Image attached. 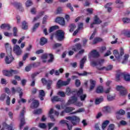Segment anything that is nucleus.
Wrapping results in <instances>:
<instances>
[{"label":"nucleus","mask_w":130,"mask_h":130,"mask_svg":"<svg viewBox=\"0 0 130 130\" xmlns=\"http://www.w3.org/2000/svg\"><path fill=\"white\" fill-rule=\"evenodd\" d=\"M114 128H115V125L114 124H110L107 130H114Z\"/></svg>","instance_id":"47"},{"label":"nucleus","mask_w":130,"mask_h":130,"mask_svg":"<svg viewBox=\"0 0 130 130\" xmlns=\"http://www.w3.org/2000/svg\"><path fill=\"white\" fill-rule=\"evenodd\" d=\"M111 90V88L108 87V88H107L104 89V93H105L106 94H108V93H109Z\"/></svg>","instance_id":"58"},{"label":"nucleus","mask_w":130,"mask_h":130,"mask_svg":"<svg viewBox=\"0 0 130 130\" xmlns=\"http://www.w3.org/2000/svg\"><path fill=\"white\" fill-rule=\"evenodd\" d=\"M75 85L76 87H80L81 85V81L79 79H76L75 80Z\"/></svg>","instance_id":"51"},{"label":"nucleus","mask_w":130,"mask_h":130,"mask_svg":"<svg viewBox=\"0 0 130 130\" xmlns=\"http://www.w3.org/2000/svg\"><path fill=\"white\" fill-rule=\"evenodd\" d=\"M61 46V44L60 43H56L53 45V48H57V47H60Z\"/></svg>","instance_id":"60"},{"label":"nucleus","mask_w":130,"mask_h":130,"mask_svg":"<svg viewBox=\"0 0 130 130\" xmlns=\"http://www.w3.org/2000/svg\"><path fill=\"white\" fill-rule=\"evenodd\" d=\"M117 91H119L120 96H125L126 95V89L122 86H117Z\"/></svg>","instance_id":"10"},{"label":"nucleus","mask_w":130,"mask_h":130,"mask_svg":"<svg viewBox=\"0 0 130 130\" xmlns=\"http://www.w3.org/2000/svg\"><path fill=\"white\" fill-rule=\"evenodd\" d=\"M123 76V73H121L120 71H118L117 73V75L116 76V81H119L120 80V78Z\"/></svg>","instance_id":"22"},{"label":"nucleus","mask_w":130,"mask_h":130,"mask_svg":"<svg viewBox=\"0 0 130 130\" xmlns=\"http://www.w3.org/2000/svg\"><path fill=\"white\" fill-rule=\"evenodd\" d=\"M54 112V111H53V109H51L49 114H50V117L52 120V121H55V119H54V116H53V115H51Z\"/></svg>","instance_id":"31"},{"label":"nucleus","mask_w":130,"mask_h":130,"mask_svg":"<svg viewBox=\"0 0 130 130\" xmlns=\"http://www.w3.org/2000/svg\"><path fill=\"white\" fill-rule=\"evenodd\" d=\"M15 6L17 9L19 10V11H21V12H23V11H24V9H23V7H22V4L16 3H15Z\"/></svg>","instance_id":"23"},{"label":"nucleus","mask_w":130,"mask_h":130,"mask_svg":"<svg viewBox=\"0 0 130 130\" xmlns=\"http://www.w3.org/2000/svg\"><path fill=\"white\" fill-rule=\"evenodd\" d=\"M38 106H39V101L37 100H34L30 107L31 108H32L33 109H34L35 108H37Z\"/></svg>","instance_id":"18"},{"label":"nucleus","mask_w":130,"mask_h":130,"mask_svg":"<svg viewBox=\"0 0 130 130\" xmlns=\"http://www.w3.org/2000/svg\"><path fill=\"white\" fill-rule=\"evenodd\" d=\"M46 43H47V39H46V38L45 37H42L41 38L40 42V45L43 46L45 44H46Z\"/></svg>","instance_id":"27"},{"label":"nucleus","mask_w":130,"mask_h":130,"mask_svg":"<svg viewBox=\"0 0 130 130\" xmlns=\"http://www.w3.org/2000/svg\"><path fill=\"white\" fill-rule=\"evenodd\" d=\"M13 51L17 56H20L23 52L19 45H15L13 48Z\"/></svg>","instance_id":"11"},{"label":"nucleus","mask_w":130,"mask_h":130,"mask_svg":"<svg viewBox=\"0 0 130 130\" xmlns=\"http://www.w3.org/2000/svg\"><path fill=\"white\" fill-rule=\"evenodd\" d=\"M40 25V23L39 22L36 23L32 29V32H35V31H36V29L39 27Z\"/></svg>","instance_id":"40"},{"label":"nucleus","mask_w":130,"mask_h":130,"mask_svg":"<svg viewBox=\"0 0 130 130\" xmlns=\"http://www.w3.org/2000/svg\"><path fill=\"white\" fill-rule=\"evenodd\" d=\"M115 97L111 95H108L107 96V100L108 101H112V100H114Z\"/></svg>","instance_id":"55"},{"label":"nucleus","mask_w":130,"mask_h":130,"mask_svg":"<svg viewBox=\"0 0 130 130\" xmlns=\"http://www.w3.org/2000/svg\"><path fill=\"white\" fill-rule=\"evenodd\" d=\"M84 111H85V109H84V108H80L77 111L72 113V114H75L76 113H79L83 112Z\"/></svg>","instance_id":"44"},{"label":"nucleus","mask_w":130,"mask_h":130,"mask_svg":"<svg viewBox=\"0 0 130 130\" xmlns=\"http://www.w3.org/2000/svg\"><path fill=\"white\" fill-rule=\"evenodd\" d=\"M44 96H45V92H44V90H40L39 91V98H40V100L42 101L44 100V99L43 98Z\"/></svg>","instance_id":"24"},{"label":"nucleus","mask_w":130,"mask_h":130,"mask_svg":"<svg viewBox=\"0 0 130 130\" xmlns=\"http://www.w3.org/2000/svg\"><path fill=\"white\" fill-rule=\"evenodd\" d=\"M116 3L118 5H121V7H123V3L121 0H117Z\"/></svg>","instance_id":"62"},{"label":"nucleus","mask_w":130,"mask_h":130,"mask_svg":"<svg viewBox=\"0 0 130 130\" xmlns=\"http://www.w3.org/2000/svg\"><path fill=\"white\" fill-rule=\"evenodd\" d=\"M128 57H129V55L128 54H125L122 59V63H126V62H127Z\"/></svg>","instance_id":"29"},{"label":"nucleus","mask_w":130,"mask_h":130,"mask_svg":"<svg viewBox=\"0 0 130 130\" xmlns=\"http://www.w3.org/2000/svg\"><path fill=\"white\" fill-rule=\"evenodd\" d=\"M55 22L58 23L61 26L66 25V21H64V18L62 17H57L55 19Z\"/></svg>","instance_id":"14"},{"label":"nucleus","mask_w":130,"mask_h":130,"mask_svg":"<svg viewBox=\"0 0 130 130\" xmlns=\"http://www.w3.org/2000/svg\"><path fill=\"white\" fill-rule=\"evenodd\" d=\"M100 54L99 52L96 50L92 51L88 54V58L90 61V64L92 67H96V66H101L103 62H104V60H92V58H96V57H99Z\"/></svg>","instance_id":"1"},{"label":"nucleus","mask_w":130,"mask_h":130,"mask_svg":"<svg viewBox=\"0 0 130 130\" xmlns=\"http://www.w3.org/2000/svg\"><path fill=\"white\" fill-rule=\"evenodd\" d=\"M42 83L43 85H47L48 90H49L50 88H51V84H52V80H47L45 78H42Z\"/></svg>","instance_id":"12"},{"label":"nucleus","mask_w":130,"mask_h":130,"mask_svg":"<svg viewBox=\"0 0 130 130\" xmlns=\"http://www.w3.org/2000/svg\"><path fill=\"white\" fill-rule=\"evenodd\" d=\"M109 122H110L109 120L104 121L102 126V129L103 130L105 129V128L106 127V126H107L108 124H109Z\"/></svg>","instance_id":"30"},{"label":"nucleus","mask_w":130,"mask_h":130,"mask_svg":"<svg viewBox=\"0 0 130 130\" xmlns=\"http://www.w3.org/2000/svg\"><path fill=\"white\" fill-rule=\"evenodd\" d=\"M123 77H124V79L126 82H129L130 81V75L129 74H123Z\"/></svg>","instance_id":"36"},{"label":"nucleus","mask_w":130,"mask_h":130,"mask_svg":"<svg viewBox=\"0 0 130 130\" xmlns=\"http://www.w3.org/2000/svg\"><path fill=\"white\" fill-rule=\"evenodd\" d=\"M71 66H72V68H77V67H78V63H77V62L71 63Z\"/></svg>","instance_id":"61"},{"label":"nucleus","mask_w":130,"mask_h":130,"mask_svg":"<svg viewBox=\"0 0 130 130\" xmlns=\"http://www.w3.org/2000/svg\"><path fill=\"white\" fill-rule=\"evenodd\" d=\"M56 29H58V26L56 25V26H52L50 28L49 30V33H51V32H53V31H54V30H56Z\"/></svg>","instance_id":"38"},{"label":"nucleus","mask_w":130,"mask_h":130,"mask_svg":"<svg viewBox=\"0 0 130 130\" xmlns=\"http://www.w3.org/2000/svg\"><path fill=\"white\" fill-rule=\"evenodd\" d=\"M6 96H7V94L6 93H3L0 96V100L1 101H4V100H5V99H6Z\"/></svg>","instance_id":"49"},{"label":"nucleus","mask_w":130,"mask_h":130,"mask_svg":"<svg viewBox=\"0 0 130 130\" xmlns=\"http://www.w3.org/2000/svg\"><path fill=\"white\" fill-rule=\"evenodd\" d=\"M77 95L78 98L80 99L81 101H85L86 98H87V94L84 93V90H83V88H80L77 91Z\"/></svg>","instance_id":"3"},{"label":"nucleus","mask_w":130,"mask_h":130,"mask_svg":"<svg viewBox=\"0 0 130 130\" xmlns=\"http://www.w3.org/2000/svg\"><path fill=\"white\" fill-rule=\"evenodd\" d=\"M90 85L89 90L92 91L95 88V86H96V82L93 80H90Z\"/></svg>","instance_id":"21"},{"label":"nucleus","mask_w":130,"mask_h":130,"mask_svg":"<svg viewBox=\"0 0 130 130\" xmlns=\"http://www.w3.org/2000/svg\"><path fill=\"white\" fill-rule=\"evenodd\" d=\"M46 20H47V16H45L43 18V24H46Z\"/></svg>","instance_id":"63"},{"label":"nucleus","mask_w":130,"mask_h":130,"mask_svg":"<svg viewBox=\"0 0 130 130\" xmlns=\"http://www.w3.org/2000/svg\"><path fill=\"white\" fill-rule=\"evenodd\" d=\"M103 110L105 112H109V111L110 110V108L108 106L104 107L103 108Z\"/></svg>","instance_id":"57"},{"label":"nucleus","mask_w":130,"mask_h":130,"mask_svg":"<svg viewBox=\"0 0 130 130\" xmlns=\"http://www.w3.org/2000/svg\"><path fill=\"white\" fill-rule=\"evenodd\" d=\"M102 23V21L100 20V18L98 17L97 15H95L94 17L93 23H91L90 28H93L94 25H100Z\"/></svg>","instance_id":"9"},{"label":"nucleus","mask_w":130,"mask_h":130,"mask_svg":"<svg viewBox=\"0 0 130 130\" xmlns=\"http://www.w3.org/2000/svg\"><path fill=\"white\" fill-rule=\"evenodd\" d=\"M82 48V46L81 45V44H77L75 45V47H73L72 48V50L74 51H78V50H80Z\"/></svg>","instance_id":"25"},{"label":"nucleus","mask_w":130,"mask_h":130,"mask_svg":"<svg viewBox=\"0 0 130 130\" xmlns=\"http://www.w3.org/2000/svg\"><path fill=\"white\" fill-rule=\"evenodd\" d=\"M105 50H106V47H102L100 49V52L102 53L104 51H105Z\"/></svg>","instance_id":"64"},{"label":"nucleus","mask_w":130,"mask_h":130,"mask_svg":"<svg viewBox=\"0 0 130 130\" xmlns=\"http://www.w3.org/2000/svg\"><path fill=\"white\" fill-rule=\"evenodd\" d=\"M112 68L113 67L112 65L108 66L107 67H102V68H98V70L99 71H102L103 70H106V71H111L112 70Z\"/></svg>","instance_id":"20"},{"label":"nucleus","mask_w":130,"mask_h":130,"mask_svg":"<svg viewBox=\"0 0 130 130\" xmlns=\"http://www.w3.org/2000/svg\"><path fill=\"white\" fill-rule=\"evenodd\" d=\"M18 33V29H17L16 27H14L13 28V36L15 37H17L18 36V35L17 34Z\"/></svg>","instance_id":"45"},{"label":"nucleus","mask_w":130,"mask_h":130,"mask_svg":"<svg viewBox=\"0 0 130 130\" xmlns=\"http://www.w3.org/2000/svg\"><path fill=\"white\" fill-rule=\"evenodd\" d=\"M13 60H14V58L13 57V55H12V52L9 51V54L5 58L6 63L7 64H10Z\"/></svg>","instance_id":"13"},{"label":"nucleus","mask_w":130,"mask_h":130,"mask_svg":"<svg viewBox=\"0 0 130 130\" xmlns=\"http://www.w3.org/2000/svg\"><path fill=\"white\" fill-rule=\"evenodd\" d=\"M55 36L58 41H62L64 39V32L61 30H58L56 32Z\"/></svg>","instance_id":"5"},{"label":"nucleus","mask_w":130,"mask_h":130,"mask_svg":"<svg viewBox=\"0 0 130 130\" xmlns=\"http://www.w3.org/2000/svg\"><path fill=\"white\" fill-rule=\"evenodd\" d=\"M122 21L124 24H128V23H130V19L128 18H123Z\"/></svg>","instance_id":"46"},{"label":"nucleus","mask_w":130,"mask_h":130,"mask_svg":"<svg viewBox=\"0 0 130 130\" xmlns=\"http://www.w3.org/2000/svg\"><path fill=\"white\" fill-rule=\"evenodd\" d=\"M87 60V56H84L83 58L80 60V69L83 70L84 69V66H85V62Z\"/></svg>","instance_id":"16"},{"label":"nucleus","mask_w":130,"mask_h":130,"mask_svg":"<svg viewBox=\"0 0 130 130\" xmlns=\"http://www.w3.org/2000/svg\"><path fill=\"white\" fill-rule=\"evenodd\" d=\"M49 55L50 56V59L47 61V62H48V63H52L54 61V57L52 54H49Z\"/></svg>","instance_id":"33"},{"label":"nucleus","mask_w":130,"mask_h":130,"mask_svg":"<svg viewBox=\"0 0 130 130\" xmlns=\"http://www.w3.org/2000/svg\"><path fill=\"white\" fill-rule=\"evenodd\" d=\"M76 24L74 23L70 24L69 26L70 32H74V30H75V29H76Z\"/></svg>","instance_id":"34"},{"label":"nucleus","mask_w":130,"mask_h":130,"mask_svg":"<svg viewBox=\"0 0 130 130\" xmlns=\"http://www.w3.org/2000/svg\"><path fill=\"white\" fill-rule=\"evenodd\" d=\"M29 56V53H26L24 54V55L22 57V59L23 61H25L27 58H28V57Z\"/></svg>","instance_id":"50"},{"label":"nucleus","mask_w":130,"mask_h":130,"mask_svg":"<svg viewBox=\"0 0 130 130\" xmlns=\"http://www.w3.org/2000/svg\"><path fill=\"white\" fill-rule=\"evenodd\" d=\"M65 118L67 120H70L73 125H76V122L80 121V118L76 116L66 117Z\"/></svg>","instance_id":"6"},{"label":"nucleus","mask_w":130,"mask_h":130,"mask_svg":"<svg viewBox=\"0 0 130 130\" xmlns=\"http://www.w3.org/2000/svg\"><path fill=\"white\" fill-rule=\"evenodd\" d=\"M112 3H108L106 5H105V9H107V11L108 12H109V13H110V12L112 11V8L110 7V6H112Z\"/></svg>","instance_id":"26"},{"label":"nucleus","mask_w":130,"mask_h":130,"mask_svg":"<svg viewBox=\"0 0 130 130\" xmlns=\"http://www.w3.org/2000/svg\"><path fill=\"white\" fill-rule=\"evenodd\" d=\"M5 127L8 130H14V128L13 127V126H12V125H9L7 124H5Z\"/></svg>","instance_id":"52"},{"label":"nucleus","mask_w":130,"mask_h":130,"mask_svg":"<svg viewBox=\"0 0 130 130\" xmlns=\"http://www.w3.org/2000/svg\"><path fill=\"white\" fill-rule=\"evenodd\" d=\"M52 102H62V99L57 96H54L51 98Z\"/></svg>","instance_id":"19"},{"label":"nucleus","mask_w":130,"mask_h":130,"mask_svg":"<svg viewBox=\"0 0 130 130\" xmlns=\"http://www.w3.org/2000/svg\"><path fill=\"white\" fill-rule=\"evenodd\" d=\"M102 41V39L100 38H95L93 40V44H96V43H98V42H100Z\"/></svg>","instance_id":"43"},{"label":"nucleus","mask_w":130,"mask_h":130,"mask_svg":"<svg viewBox=\"0 0 130 130\" xmlns=\"http://www.w3.org/2000/svg\"><path fill=\"white\" fill-rule=\"evenodd\" d=\"M42 113V110L41 109L35 110V111L33 112L34 114H41Z\"/></svg>","instance_id":"42"},{"label":"nucleus","mask_w":130,"mask_h":130,"mask_svg":"<svg viewBox=\"0 0 130 130\" xmlns=\"http://www.w3.org/2000/svg\"><path fill=\"white\" fill-rule=\"evenodd\" d=\"M19 74V71L11 69L10 70H4L3 71V75L6 77H12L14 75Z\"/></svg>","instance_id":"4"},{"label":"nucleus","mask_w":130,"mask_h":130,"mask_svg":"<svg viewBox=\"0 0 130 130\" xmlns=\"http://www.w3.org/2000/svg\"><path fill=\"white\" fill-rule=\"evenodd\" d=\"M104 90H103V87L102 86H99L96 88V92L98 94H100V93H103Z\"/></svg>","instance_id":"35"},{"label":"nucleus","mask_w":130,"mask_h":130,"mask_svg":"<svg viewBox=\"0 0 130 130\" xmlns=\"http://www.w3.org/2000/svg\"><path fill=\"white\" fill-rule=\"evenodd\" d=\"M73 110H75L74 108L68 107H66V108L64 110V111L66 112V113H70V112H72Z\"/></svg>","instance_id":"32"},{"label":"nucleus","mask_w":130,"mask_h":130,"mask_svg":"<svg viewBox=\"0 0 130 130\" xmlns=\"http://www.w3.org/2000/svg\"><path fill=\"white\" fill-rule=\"evenodd\" d=\"M102 102H103V98L101 97L96 99L95 104H100V103H101Z\"/></svg>","instance_id":"41"},{"label":"nucleus","mask_w":130,"mask_h":130,"mask_svg":"<svg viewBox=\"0 0 130 130\" xmlns=\"http://www.w3.org/2000/svg\"><path fill=\"white\" fill-rule=\"evenodd\" d=\"M58 95L61 97H66V93L63 91H59Z\"/></svg>","instance_id":"54"},{"label":"nucleus","mask_w":130,"mask_h":130,"mask_svg":"<svg viewBox=\"0 0 130 130\" xmlns=\"http://www.w3.org/2000/svg\"><path fill=\"white\" fill-rule=\"evenodd\" d=\"M116 114H118V115H123L124 114H125V111L123 110H120L119 111H117L116 112Z\"/></svg>","instance_id":"39"},{"label":"nucleus","mask_w":130,"mask_h":130,"mask_svg":"<svg viewBox=\"0 0 130 130\" xmlns=\"http://www.w3.org/2000/svg\"><path fill=\"white\" fill-rule=\"evenodd\" d=\"M113 53L116 59H118V60H119L120 59L121 56L120 54H119V52H118V51H117V50H114L113 51Z\"/></svg>","instance_id":"17"},{"label":"nucleus","mask_w":130,"mask_h":130,"mask_svg":"<svg viewBox=\"0 0 130 130\" xmlns=\"http://www.w3.org/2000/svg\"><path fill=\"white\" fill-rule=\"evenodd\" d=\"M11 103V98L10 96H7V100H6V104L7 105H10Z\"/></svg>","instance_id":"56"},{"label":"nucleus","mask_w":130,"mask_h":130,"mask_svg":"<svg viewBox=\"0 0 130 130\" xmlns=\"http://www.w3.org/2000/svg\"><path fill=\"white\" fill-rule=\"evenodd\" d=\"M70 82H71V78H68L67 81H63L62 80H58L57 83V87L58 88H60L63 86H68L69 84H70Z\"/></svg>","instance_id":"7"},{"label":"nucleus","mask_w":130,"mask_h":130,"mask_svg":"<svg viewBox=\"0 0 130 130\" xmlns=\"http://www.w3.org/2000/svg\"><path fill=\"white\" fill-rule=\"evenodd\" d=\"M78 101V98L77 96H73L71 97V99L68 101L66 105H70V104H75L76 106H78L79 107H81V106H83V103L77 102Z\"/></svg>","instance_id":"2"},{"label":"nucleus","mask_w":130,"mask_h":130,"mask_svg":"<svg viewBox=\"0 0 130 130\" xmlns=\"http://www.w3.org/2000/svg\"><path fill=\"white\" fill-rule=\"evenodd\" d=\"M67 8H69V9H70V10L72 12H74V8H73V7H72L71 3H68L67 5Z\"/></svg>","instance_id":"59"},{"label":"nucleus","mask_w":130,"mask_h":130,"mask_svg":"<svg viewBox=\"0 0 130 130\" xmlns=\"http://www.w3.org/2000/svg\"><path fill=\"white\" fill-rule=\"evenodd\" d=\"M25 108H23L21 112L20 113V129L23 127V126L25 125V118H24V114H25Z\"/></svg>","instance_id":"8"},{"label":"nucleus","mask_w":130,"mask_h":130,"mask_svg":"<svg viewBox=\"0 0 130 130\" xmlns=\"http://www.w3.org/2000/svg\"><path fill=\"white\" fill-rule=\"evenodd\" d=\"M60 123H61L62 124H64V123H66L69 130H72L73 128V125L71 123H69V121H68L67 120H62L60 121Z\"/></svg>","instance_id":"15"},{"label":"nucleus","mask_w":130,"mask_h":130,"mask_svg":"<svg viewBox=\"0 0 130 130\" xmlns=\"http://www.w3.org/2000/svg\"><path fill=\"white\" fill-rule=\"evenodd\" d=\"M22 28L23 30H27V29H28V23H27V22H26V21H23L22 22Z\"/></svg>","instance_id":"37"},{"label":"nucleus","mask_w":130,"mask_h":130,"mask_svg":"<svg viewBox=\"0 0 130 130\" xmlns=\"http://www.w3.org/2000/svg\"><path fill=\"white\" fill-rule=\"evenodd\" d=\"M25 5L26 7H30L33 5V3L31 0H27L25 3Z\"/></svg>","instance_id":"48"},{"label":"nucleus","mask_w":130,"mask_h":130,"mask_svg":"<svg viewBox=\"0 0 130 130\" xmlns=\"http://www.w3.org/2000/svg\"><path fill=\"white\" fill-rule=\"evenodd\" d=\"M39 126L41 128H45L46 127V124L43 123H40L39 124Z\"/></svg>","instance_id":"53"},{"label":"nucleus","mask_w":130,"mask_h":130,"mask_svg":"<svg viewBox=\"0 0 130 130\" xmlns=\"http://www.w3.org/2000/svg\"><path fill=\"white\" fill-rule=\"evenodd\" d=\"M1 29H5V28H7V30H10L11 29V25L9 24L3 23L1 26Z\"/></svg>","instance_id":"28"}]
</instances>
